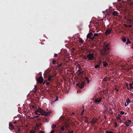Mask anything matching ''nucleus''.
Masks as SVG:
<instances>
[{
    "instance_id": "79ce46f5",
    "label": "nucleus",
    "mask_w": 133,
    "mask_h": 133,
    "mask_svg": "<svg viewBox=\"0 0 133 133\" xmlns=\"http://www.w3.org/2000/svg\"><path fill=\"white\" fill-rule=\"evenodd\" d=\"M116 118H117V119L118 120H120V122H121V118H120V117H116Z\"/></svg>"
},
{
    "instance_id": "0eeeda50",
    "label": "nucleus",
    "mask_w": 133,
    "mask_h": 133,
    "mask_svg": "<svg viewBox=\"0 0 133 133\" xmlns=\"http://www.w3.org/2000/svg\"><path fill=\"white\" fill-rule=\"evenodd\" d=\"M98 121L97 118H93L91 122V124H95Z\"/></svg>"
},
{
    "instance_id": "cd10ccee",
    "label": "nucleus",
    "mask_w": 133,
    "mask_h": 133,
    "mask_svg": "<svg viewBox=\"0 0 133 133\" xmlns=\"http://www.w3.org/2000/svg\"><path fill=\"white\" fill-rule=\"evenodd\" d=\"M100 66L98 65H97L95 66V68L96 69L97 68H100Z\"/></svg>"
},
{
    "instance_id": "c9c22d12",
    "label": "nucleus",
    "mask_w": 133,
    "mask_h": 133,
    "mask_svg": "<svg viewBox=\"0 0 133 133\" xmlns=\"http://www.w3.org/2000/svg\"><path fill=\"white\" fill-rule=\"evenodd\" d=\"M58 97L56 96V99L55 100V101H58Z\"/></svg>"
},
{
    "instance_id": "c756f323",
    "label": "nucleus",
    "mask_w": 133,
    "mask_h": 133,
    "mask_svg": "<svg viewBox=\"0 0 133 133\" xmlns=\"http://www.w3.org/2000/svg\"><path fill=\"white\" fill-rule=\"evenodd\" d=\"M41 115L40 114H38V116H35L34 117V118H37L38 117H39V116Z\"/></svg>"
},
{
    "instance_id": "052dcab7",
    "label": "nucleus",
    "mask_w": 133,
    "mask_h": 133,
    "mask_svg": "<svg viewBox=\"0 0 133 133\" xmlns=\"http://www.w3.org/2000/svg\"><path fill=\"white\" fill-rule=\"evenodd\" d=\"M38 120L39 121H40V118H38Z\"/></svg>"
},
{
    "instance_id": "09e8293b",
    "label": "nucleus",
    "mask_w": 133,
    "mask_h": 133,
    "mask_svg": "<svg viewBox=\"0 0 133 133\" xmlns=\"http://www.w3.org/2000/svg\"><path fill=\"white\" fill-rule=\"evenodd\" d=\"M44 133V131H40L39 132V133Z\"/></svg>"
},
{
    "instance_id": "a19ab883",
    "label": "nucleus",
    "mask_w": 133,
    "mask_h": 133,
    "mask_svg": "<svg viewBox=\"0 0 133 133\" xmlns=\"http://www.w3.org/2000/svg\"><path fill=\"white\" fill-rule=\"evenodd\" d=\"M15 131L16 132V133H21V132H18V131H17V130L16 129H15Z\"/></svg>"
},
{
    "instance_id": "680f3d73",
    "label": "nucleus",
    "mask_w": 133,
    "mask_h": 133,
    "mask_svg": "<svg viewBox=\"0 0 133 133\" xmlns=\"http://www.w3.org/2000/svg\"><path fill=\"white\" fill-rule=\"evenodd\" d=\"M127 89H128V90H129V88L128 87H127Z\"/></svg>"
},
{
    "instance_id": "1a4fd4ad",
    "label": "nucleus",
    "mask_w": 133,
    "mask_h": 133,
    "mask_svg": "<svg viewBox=\"0 0 133 133\" xmlns=\"http://www.w3.org/2000/svg\"><path fill=\"white\" fill-rule=\"evenodd\" d=\"M102 100V99L101 98H97L95 99V102L97 103H100L101 102Z\"/></svg>"
},
{
    "instance_id": "37998d69",
    "label": "nucleus",
    "mask_w": 133,
    "mask_h": 133,
    "mask_svg": "<svg viewBox=\"0 0 133 133\" xmlns=\"http://www.w3.org/2000/svg\"><path fill=\"white\" fill-rule=\"evenodd\" d=\"M124 113V112H123L122 111H121L120 114L122 115H123Z\"/></svg>"
},
{
    "instance_id": "f257e3e1",
    "label": "nucleus",
    "mask_w": 133,
    "mask_h": 133,
    "mask_svg": "<svg viewBox=\"0 0 133 133\" xmlns=\"http://www.w3.org/2000/svg\"><path fill=\"white\" fill-rule=\"evenodd\" d=\"M103 49L104 52L102 54L103 55L105 56V58L107 60L109 61L111 56L109 54L110 53L109 51V44L104 43Z\"/></svg>"
},
{
    "instance_id": "de8ad7c7",
    "label": "nucleus",
    "mask_w": 133,
    "mask_h": 133,
    "mask_svg": "<svg viewBox=\"0 0 133 133\" xmlns=\"http://www.w3.org/2000/svg\"><path fill=\"white\" fill-rule=\"evenodd\" d=\"M84 109L83 110L82 112H81V115H83V113L84 112Z\"/></svg>"
},
{
    "instance_id": "338daca9",
    "label": "nucleus",
    "mask_w": 133,
    "mask_h": 133,
    "mask_svg": "<svg viewBox=\"0 0 133 133\" xmlns=\"http://www.w3.org/2000/svg\"><path fill=\"white\" fill-rule=\"evenodd\" d=\"M74 114V112H73L72 113V114Z\"/></svg>"
},
{
    "instance_id": "f8f14e48",
    "label": "nucleus",
    "mask_w": 133,
    "mask_h": 133,
    "mask_svg": "<svg viewBox=\"0 0 133 133\" xmlns=\"http://www.w3.org/2000/svg\"><path fill=\"white\" fill-rule=\"evenodd\" d=\"M112 14L114 16H118V13L117 11H113L112 12Z\"/></svg>"
},
{
    "instance_id": "69168bd1",
    "label": "nucleus",
    "mask_w": 133,
    "mask_h": 133,
    "mask_svg": "<svg viewBox=\"0 0 133 133\" xmlns=\"http://www.w3.org/2000/svg\"><path fill=\"white\" fill-rule=\"evenodd\" d=\"M116 91H118V89H117L116 90Z\"/></svg>"
},
{
    "instance_id": "c03bdc74",
    "label": "nucleus",
    "mask_w": 133,
    "mask_h": 133,
    "mask_svg": "<svg viewBox=\"0 0 133 133\" xmlns=\"http://www.w3.org/2000/svg\"><path fill=\"white\" fill-rule=\"evenodd\" d=\"M48 80L49 81H52V79L51 78H49V77L48 78Z\"/></svg>"
},
{
    "instance_id": "8fccbe9b",
    "label": "nucleus",
    "mask_w": 133,
    "mask_h": 133,
    "mask_svg": "<svg viewBox=\"0 0 133 133\" xmlns=\"http://www.w3.org/2000/svg\"><path fill=\"white\" fill-rule=\"evenodd\" d=\"M84 122H85V123H88V121L87 120V119H85V120Z\"/></svg>"
},
{
    "instance_id": "0e129e2a",
    "label": "nucleus",
    "mask_w": 133,
    "mask_h": 133,
    "mask_svg": "<svg viewBox=\"0 0 133 133\" xmlns=\"http://www.w3.org/2000/svg\"><path fill=\"white\" fill-rule=\"evenodd\" d=\"M45 81H44V82L43 83V84H44L45 83Z\"/></svg>"
},
{
    "instance_id": "7c9ffc66",
    "label": "nucleus",
    "mask_w": 133,
    "mask_h": 133,
    "mask_svg": "<svg viewBox=\"0 0 133 133\" xmlns=\"http://www.w3.org/2000/svg\"><path fill=\"white\" fill-rule=\"evenodd\" d=\"M17 130V131H18V132H21V129L20 128H17V129H16Z\"/></svg>"
},
{
    "instance_id": "3c124183",
    "label": "nucleus",
    "mask_w": 133,
    "mask_h": 133,
    "mask_svg": "<svg viewBox=\"0 0 133 133\" xmlns=\"http://www.w3.org/2000/svg\"><path fill=\"white\" fill-rule=\"evenodd\" d=\"M54 56L55 57H56L57 56V54H54Z\"/></svg>"
},
{
    "instance_id": "e2e57ef3",
    "label": "nucleus",
    "mask_w": 133,
    "mask_h": 133,
    "mask_svg": "<svg viewBox=\"0 0 133 133\" xmlns=\"http://www.w3.org/2000/svg\"><path fill=\"white\" fill-rule=\"evenodd\" d=\"M78 92H80V91H79V90H78V91H77V93H78Z\"/></svg>"
},
{
    "instance_id": "e433bc0d",
    "label": "nucleus",
    "mask_w": 133,
    "mask_h": 133,
    "mask_svg": "<svg viewBox=\"0 0 133 133\" xmlns=\"http://www.w3.org/2000/svg\"><path fill=\"white\" fill-rule=\"evenodd\" d=\"M125 26L126 27H130V28H131L132 27V25H130L128 26H127V25H125Z\"/></svg>"
},
{
    "instance_id": "20e7f679",
    "label": "nucleus",
    "mask_w": 133,
    "mask_h": 133,
    "mask_svg": "<svg viewBox=\"0 0 133 133\" xmlns=\"http://www.w3.org/2000/svg\"><path fill=\"white\" fill-rule=\"evenodd\" d=\"M84 82H82L81 83H78L76 84V85L81 89H82L84 87Z\"/></svg>"
},
{
    "instance_id": "774afa93",
    "label": "nucleus",
    "mask_w": 133,
    "mask_h": 133,
    "mask_svg": "<svg viewBox=\"0 0 133 133\" xmlns=\"http://www.w3.org/2000/svg\"><path fill=\"white\" fill-rule=\"evenodd\" d=\"M84 106H83V108H84Z\"/></svg>"
},
{
    "instance_id": "9d476101",
    "label": "nucleus",
    "mask_w": 133,
    "mask_h": 133,
    "mask_svg": "<svg viewBox=\"0 0 133 133\" xmlns=\"http://www.w3.org/2000/svg\"><path fill=\"white\" fill-rule=\"evenodd\" d=\"M93 35L92 33L91 32H90L88 34L87 36V39H91V37H92Z\"/></svg>"
},
{
    "instance_id": "ddd939ff",
    "label": "nucleus",
    "mask_w": 133,
    "mask_h": 133,
    "mask_svg": "<svg viewBox=\"0 0 133 133\" xmlns=\"http://www.w3.org/2000/svg\"><path fill=\"white\" fill-rule=\"evenodd\" d=\"M64 125L65 127V128L67 129L69 126V124L68 123H65Z\"/></svg>"
},
{
    "instance_id": "5fc2aeb1",
    "label": "nucleus",
    "mask_w": 133,
    "mask_h": 133,
    "mask_svg": "<svg viewBox=\"0 0 133 133\" xmlns=\"http://www.w3.org/2000/svg\"><path fill=\"white\" fill-rule=\"evenodd\" d=\"M32 108L33 109H36V108H35V106H32Z\"/></svg>"
},
{
    "instance_id": "473e14b6",
    "label": "nucleus",
    "mask_w": 133,
    "mask_h": 133,
    "mask_svg": "<svg viewBox=\"0 0 133 133\" xmlns=\"http://www.w3.org/2000/svg\"><path fill=\"white\" fill-rule=\"evenodd\" d=\"M79 75H80L81 74H82L83 73L84 71H80V70H79Z\"/></svg>"
},
{
    "instance_id": "aec40b11",
    "label": "nucleus",
    "mask_w": 133,
    "mask_h": 133,
    "mask_svg": "<svg viewBox=\"0 0 133 133\" xmlns=\"http://www.w3.org/2000/svg\"><path fill=\"white\" fill-rule=\"evenodd\" d=\"M122 40L124 42H125L126 41V39L125 38L123 37L122 38Z\"/></svg>"
},
{
    "instance_id": "b1692460",
    "label": "nucleus",
    "mask_w": 133,
    "mask_h": 133,
    "mask_svg": "<svg viewBox=\"0 0 133 133\" xmlns=\"http://www.w3.org/2000/svg\"><path fill=\"white\" fill-rule=\"evenodd\" d=\"M56 126L55 124H53L51 127V128L52 129H54L56 128Z\"/></svg>"
},
{
    "instance_id": "13d9d810",
    "label": "nucleus",
    "mask_w": 133,
    "mask_h": 133,
    "mask_svg": "<svg viewBox=\"0 0 133 133\" xmlns=\"http://www.w3.org/2000/svg\"><path fill=\"white\" fill-rule=\"evenodd\" d=\"M35 113L36 114L38 115V113L37 112L35 111Z\"/></svg>"
},
{
    "instance_id": "393cba45",
    "label": "nucleus",
    "mask_w": 133,
    "mask_h": 133,
    "mask_svg": "<svg viewBox=\"0 0 133 133\" xmlns=\"http://www.w3.org/2000/svg\"><path fill=\"white\" fill-rule=\"evenodd\" d=\"M56 60L53 59L52 60V63L53 64H56Z\"/></svg>"
},
{
    "instance_id": "5701e85b",
    "label": "nucleus",
    "mask_w": 133,
    "mask_h": 133,
    "mask_svg": "<svg viewBox=\"0 0 133 133\" xmlns=\"http://www.w3.org/2000/svg\"><path fill=\"white\" fill-rule=\"evenodd\" d=\"M79 42L82 44L84 42V41L82 40V39L80 38H79Z\"/></svg>"
},
{
    "instance_id": "7ed1b4c3",
    "label": "nucleus",
    "mask_w": 133,
    "mask_h": 133,
    "mask_svg": "<svg viewBox=\"0 0 133 133\" xmlns=\"http://www.w3.org/2000/svg\"><path fill=\"white\" fill-rule=\"evenodd\" d=\"M87 57L88 58V60L92 61L93 60L94 58V53H89V54L87 55Z\"/></svg>"
},
{
    "instance_id": "f3484780",
    "label": "nucleus",
    "mask_w": 133,
    "mask_h": 133,
    "mask_svg": "<svg viewBox=\"0 0 133 133\" xmlns=\"http://www.w3.org/2000/svg\"><path fill=\"white\" fill-rule=\"evenodd\" d=\"M65 127L64 125V124L63 125H62V126L60 128V129H61V130L64 131L65 130Z\"/></svg>"
},
{
    "instance_id": "2f4dec72",
    "label": "nucleus",
    "mask_w": 133,
    "mask_h": 133,
    "mask_svg": "<svg viewBox=\"0 0 133 133\" xmlns=\"http://www.w3.org/2000/svg\"><path fill=\"white\" fill-rule=\"evenodd\" d=\"M106 133H113V132L111 131H107Z\"/></svg>"
},
{
    "instance_id": "a211bd4d",
    "label": "nucleus",
    "mask_w": 133,
    "mask_h": 133,
    "mask_svg": "<svg viewBox=\"0 0 133 133\" xmlns=\"http://www.w3.org/2000/svg\"><path fill=\"white\" fill-rule=\"evenodd\" d=\"M58 63H59L58 62H57V65H58L57 66V67L58 68H60L61 66H62V63H61L59 64H58Z\"/></svg>"
},
{
    "instance_id": "58836bf2",
    "label": "nucleus",
    "mask_w": 133,
    "mask_h": 133,
    "mask_svg": "<svg viewBox=\"0 0 133 133\" xmlns=\"http://www.w3.org/2000/svg\"><path fill=\"white\" fill-rule=\"evenodd\" d=\"M95 38V37H94V36H92L91 37V39L92 40H93L94 38Z\"/></svg>"
},
{
    "instance_id": "423d86ee",
    "label": "nucleus",
    "mask_w": 133,
    "mask_h": 133,
    "mask_svg": "<svg viewBox=\"0 0 133 133\" xmlns=\"http://www.w3.org/2000/svg\"><path fill=\"white\" fill-rule=\"evenodd\" d=\"M43 77L42 76H40L37 79V82L41 84L43 83Z\"/></svg>"
},
{
    "instance_id": "72a5a7b5",
    "label": "nucleus",
    "mask_w": 133,
    "mask_h": 133,
    "mask_svg": "<svg viewBox=\"0 0 133 133\" xmlns=\"http://www.w3.org/2000/svg\"><path fill=\"white\" fill-rule=\"evenodd\" d=\"M127 22L128 23H131V21L130 19H129L127 20Z\"/></svg>"
},
{
    "instance_id": "bf43d9fd",
    "label": "nucleus",
    "mask_w": 133,
    "mask_h": 133,
    "mask_svg": "<svg viewBox=\"0 0 133 133\" xmlns=\"http://www.w3.org/2000/svg\"><path fill=\"white\" fill-rule=\"evenodd\" d=\"M85 118H86V119H88V117L87 116H85Z\"/></svg>"
},
{
    "instance_id": "4468645a",
    "label": "nucleus",
    "mask_w": 133,
    "mask_h": 133,
    "mask_svg": "<svg viewBox=\"0 0 133 133\" xmlns=\"http://www.w3.org/2000/svg\"><path fill=\"white\" fill-rule=\"evenodd\" d=\"M131 101L129 98H127L126 100V103H127V104L128 105L129 103H130Z\"/></svg>"
},
{
    "instance_id": "f03ea898",
    "label": "nucleus",
    "mask_w": 133,
    "mask_h": 133,
    "mask_svg": "<svg viewBox=\"0 0 133 133\" xmlns=\"http://www.w3.org/2000/svg\"><path fill=\"white\" fill-rule=\"evenodd\" d=\"M35 111L37 112L40 113L42 115L45 116L48 115L51 113L50 112H46L40 108H39L38 109Z\"/></svg>"
},
{
    "instance_id": "6ab92c4d",
    "label": "nucleus",
    "mask_w": 133,
    "mask_h": 133,
    "mask_svg": "<svg viewBox=\"0 0 133 133\" xmlns=\"http://www.w3.org/2000/svg\"><path fill=\"white\" fill-rule=\"evenodd\" d=\"M37 86L35 85V87L34 88V89L33 90V91L35 93L36 92V91L37 90Z\"/></svg>"
},
{
    "instance_id": "6e6d98bb",
    "label": "nucleus",
    "mask_w": 133,
    "mask_h": 133,
    "mask_svg": "<svg viewBox=\"0 0 133 133\" xmlns=\"http://www.w3.org/2000/svg\"><path fill=\"white\" fill-rule=\"evenodd\" d=\"M50 84V83L49 82H47L46 83V85H49Z\"/></svg>"
},
{
    "instance_id": "6e6552de",
    "label": "nucleus",
    "mask_w": 133,
    "mask_h": 133,
    "mask_svg": "<svg viewBox=\"0 0 133 133\" xmlns=\"http://www.w3.org/2000/svg\"><path fill=\"white\" fill-rule=\"evenodd\" d=\"M112 31V29H108L105 32V35L107 36L108 35L111 33Z\"/></svg>"
},
{
    "instance_id": "603ef678",
    "label": "nucleus",
    "mask_w": 133,
    "mask_h": 133,
    "mask_svg": "<svg viewBox=\"0 0 133 133\" xmlns=\"http://www.w3.org/2000/svg\"><path fill=\"white\" fill-rule=\"evenodd\" d=\"M17 122L16 121H15L14 122H13V123L14 124H16L17 123Z\"/></svg>"
},
{
    "instance_id": "bb28decb",
    "label": "nucleus",
    "mask_w": 133,
    "mask_h": 133,
    "mask_svg": "<svg viewBox=\"0 0 133 133\" xmlns=\"http://www.w3.org/2000/svg\"><path fill=\"white\" fill-rule=\"evenodd\" d=\"M86 80L87 81L88 83H89L90 82V80L87 77H86L85 78Z\"/></svg>"
},
{
    "instance_id": "864d4df0",
    "label": "nucleus",
    "mask_w": 133,
    "mask_h": 133,
    "mask_svg": "<svg viewBox=\"0 0 133 133\" xmlns=\"http://www.w3.org/2000/svg\"><path fill=\"white\" fill-rule=\"evenodd\" d=\"M68 133H73V131H69Z\"/></svg>"
},
{
    "instance_id": "f704fd0d",
    "label": "nucleus",
    "mask_w": 133,
    "mask_h": 133,
    "mask_svg": "<svg viewBox=\"0 0 133 133\" xmlns=\"http://www.w3.org/2000/svg\"><path fill=\"white\" fill-rule=\"evenodd\" d=\"M98 34L97 33H95L94 35V37H96L98 36Z\"/></svg>"
},
{
    "instance_id": "4be33fe9",
    "label": "nucleus",
    "mask_w": 133,
    "mask_h": 133,
    "mask_svg": "<svg viewBox=\"0 0 133 133\" xmlns=\"http://www.w3.org/2000/svg\"><path fill=\"white\" fill-rule=\"evenodd\" d=\"M131 42L129 41V39L128 38L127 39V41L126 42V44L127 45H128L129 44H130Z\"/></svg>"
},
{
    "instance_id": "49530a36",
    "label": "nucleus",
    "mask_w": 133,
    "mask_h": 133,
    "mask_svg": "<svg viewBox=\"0 0 133 133\" xmlns=\"http://www.w3.org/2000/svg\"><path fill=\"white\" fill-rule=\"evenodd\" d=\"M55 130H52L50 133H54L55 132Z\"/></svg>"
},
{
    "instance_id": "a18cd8bd",
    "label": "nucleus",
    "mask_w": 133,
    "mask_h": 133,
    "mask_svg": "<svg viewBox=\"0 0 133 133\" xmlns=\"http://www.w3.org/2000/svg\"><path fill=\"white\" fill-rule=\"evenodd\" d=\"M55 100L54 101H52L51 102V105H52L54 103V102H55Z\"/></svg>"
},
{
    "instance_id": "9b49d317",
    "label": "nucleus",
    "mask_w": 133,
    "mask_h": 133,
    "mask_svg": "<svg viewBox=\"0 0 133 133\" xmlns=\"http://www.w3.org/2000/svg\"><path fill=\"white\" fill-rule=\"evenodd\" d=\"M9 128L10 130H12L14 129V127L12 123H9Z\"/></svg>"
},
{
    "instance_id": "2eb2a0df",
    "label": "nucleus",
    "mask_w": 133,
    "mask_h": 133,
    "mask_svg": "<svg viewBox=\"0 0 133 133\" xmlns=\"http://www.w3.org/2000/svg\"><path fill=\"white\" fill-rule=\"evenodd\" d=\"M133 0H130V2L129 3V5L133 7Z\"/></svg>"
},
{
    "instance_id": "4d7b16f0",
    "label": "nucleus",
    "mask_w": 133,
    "mask_h": 133,
    "mask_svg": "<svg viewBox=\"0 0 133 133\" xmlns=\"http://www.w3.org/2000/svg\"><path fill=\"white\" fill-rule=\"evenodd\" d=\"M127 105V104H126V103L125 102V107H126L127 105Z\"/></svg>"
},
{
    "instance_id": "a878e982",
    "label": "nucleus",
    "mask_w": 133,
    "mask_h": 133,
    "mask_svg": "<svg viewBox=\"0 0 133 133\" xmlns=\"http://www.w3.org/2000/svg\"><path fill=\"white\" fill-rule=\"evenodd\" d=\"M102 61L101 60H99L98 62V65L100 66V65L101 64Z\"/></svg>"
},
{
    "instance_id": "412c9836",
    "label": "nucleus",
    "mask_w": 133,
    "mask_h": 133,
    "mask_svg": "<svg viewBox=\"0 0 133 133\" xmlns=\"http://www.w3.org/2000/svg\"><path fill=\"white\" fill-rule=\"evenodd\" d=\"M133 83V82H132V83L129 84V87H130V89H132L133 88V87L132 86V85Z\"/></svg>"
},
{
    "instance_id": "4c0bfd02",
    "label": "nucleus",
    "mask_w": 133,
    "mask_h": 133,
    "mask_svg": "<svg viewBox=\"0 0 133 133\" xmlns=\"http://www.w3.org/2000/svg\"><path fill=\"white\" fill-rule=\"evenodd\" d=\"M29 133H35V131L33 130H32L30 131Z\"/></svg>"
},
{
    "instance_id": "c85d7f7f",
    "label": "nucleus",
    "mask_w": 133,
    "mask_h": 133,
    "mask_svg": "<svg viewBox=\"0 0 133 133\" xmlns=\"http://www.w3.org/2000/svg\"><path fill=\"white\" fill-rule=\"evenodd\" d=\"M44 122H48V119L46 118H44Z\"/></svg>"
},
{
    "instance_id": "39448f33",
    "label": "nucleus",
    "mask_w": 133,
    "mask_h": 133,
    "mask_svg": "<svg viewBox=\"0 0 133 133\" xmlns=\"http://www.w3.org/2000/svg\"><path fill=\"white\" fill-rule=\"evenodd\" d=\"M131 123V120L128 119L124 122L123 123L126 126L129 127L130 124Z\"/></svg>"
},
{
    "instance_id": "dca6fc26",
    "label": "nucleus",
    "mask_w": 133,
    "mask_h": 133,
    "mask_svg": "<svg viewBox=\"0 0 133 133\" xmlns=\"http://www.w3.org/2000/svg\"><path fill=\"white\" fill-rule=\"evenodd\" d=\"M103 66L104 67H106L108 65V63L106 62L105 61H104L103 62Z\"/></svg>"
},
{
    "instance_id": "ea45409f",
    "label": "nucleus",
    "mask_w": 133,
    "mask_h": 133,
    "mask_svg": "<svg viewBox=\"0 0 133 133\" xmlns=\"http://www.w3.org/2000/svg\"><path fill=\"white\" fill-rule=\"evenodd\" d=\"M53 76H51V75H49L48 76V77L51 78L52 79V78L53 77Z\"/></svg>"
}]
</instances>
